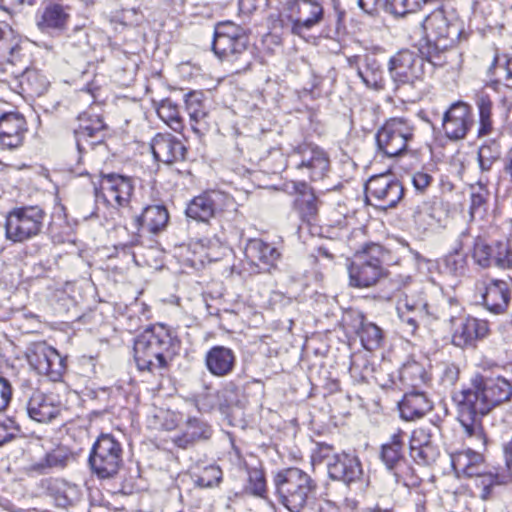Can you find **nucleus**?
<instances>
[{"mask_svg": "<svg viewBox=\"0 0 512 512\" xmlns=\"http://www.w3.org/2000/svg\"><path fill=\"white\" fill-rule=\"evenodd\" d=\"M511 397L512 384L504 377H488L481 374L473 376L470 386L460 392L457 400L458 421L466 435L485 446L482 417L496 406L509 401Z\"/></svg>", "mask_w": 512, "mask_h": 512, "instance_id": "f257e3e1", "label": "nucleus"}, {"mask_svg": "<svg viewBox=\"0 0 512 512\" xmlns=\"http://www.w3.org/2000/svg\"><path fill=\"white\" fill-rule=\"evenodd\" d=\"M426 45L420 49L430 65L442 67L447 63L445 53L464 33L463 23L442 8L434 10L422 22Z\"/></svg>", "mask_w": 512, "mask_h": 512, "instance_id": "f03ea898", "label": "nucleus"}, {"mask_svg": "<svg viewBox=\"0 0 512 512\" xmlns=\"http://www.w3.org/2000/svg\"><path fill=\"white\" fill-rule=\"evenodd\" d=\"M273 481L281 504L290 512L313 509L318 486L308 473L289 467L278 471Z\"/></svg>", "mask_w": 512, "mask_h": 512, "instance_id": "7ed1b4c3", "label": "nucleus"}, {"mask_svg": "<svg viewBox=\"0 0 512 512\" xmlns=\"http://www.w3.org/2000/svg\"><path fill=\"white\" fill-rule=\"evenodd\" d=\"M172 338L163 326H152L139 334L134 341V358L141 371L155 372L167 366L166 353Z\"/></svg>", "mask_w": 512, "mask_h": 512, "instance_id": "20e7f679", "label": "nucleus"}, {"mask_svg": "<svg viewBox=\"0 0 512 512\" xmlns=\"http://www.w3.org/2000/svg\"><path fill=\"white\" fill-rule=\"evenodd\" d=\"M248 45V36L240 26L231 21L216 24L212 50L219 59L239 63L237 70L245 68L250 64Z\"/></svg>", "mask_w": 512, "mask_h": 512, "instance_id": "39448f33", "label": "nucleus"}, {"mask_svg": "<svg viewBox=\"0 0 512 512\" xmlns=\"http://www.w3.org/2000/svg\"><path fill=\"white\" fill-rule=\"evenodd\" d=\"M385 255L384 248L377 243L366 244L357 251L348 266L349 284L356 288L375 285L385 274Z\"/></svg>", "mask_w": 512, "mask_h": 512, "instance_id": "423d86ee", "label": "nucleus"}, {"mask_svg": "<svg viewBox=\"0 0 512 512\" xmlns=\"http://www.w3.org/2000/svg\"><path fill=\"white\" fill-rule=\"evenodd\" d=\"M287 165L295 170L299 177L311 181L322 180L330 170L328 153L314 143H301L288 154Z\"/></svg>", "mask_w": 512, "mask_h": 512, "instance_id": "0eeeda50", "label": "nucleus"}, {"mask_svg": "<svg viewBox=\"0 0 512 512\" xmlns=\"http://www.w3.org/2000/svg\"><path fill=\"white\" fill-rule=\"evenodd\" d=\"M45 212L38 206L16 207L5 219L6 239L23 243L39 235L44 226Z\"/></svg>", "mask_w": 512, "mask_h": 512, "instance_id": "6e6552de", "label": "nucleus"}, {"mask_svg": "<svg viewBox=\"0 0 512 512\" xmlns=\"http://www.w3.org/2000/svg\"><path fill=\"white\" fill-rule=\"evenodd\" d=\"M122 446L111 434H101L92 446L88 463L100 479L114 477L122 465Z\"/></svg>", "mask_w": 512, "mask_h": 512, "instance_id": "1a4fd4ad", "label": "nucleus"}, {"mask_svg": "<svg viewBox=\"0 0 512 512\" xmlns=\"http://www.w3.org/2000/svg\"><path fill=\"white\" fill-rule=\"evenodd\" d=\"M454 303L451 300H444L441 305L436 308L431 307L427 301L418 297L406 295L403 299L399 300L397 304V313L401 321L403 331L407 334L414 335L417 331L419 324L425 318L432 317L433 319H445L446 309L452 308Z\"/></svg>", "mask_w": 512, "mask_h": 512, "instance_id": "9d476101", "label": "nucleus"}, {"mask_svg": "<svg viewBox=\"0 0 512 512\" xmlns=\"http://www.w3.org/2000/svg\"><path fill=\"white\" fill-rule=\"evenodd\" d=\"M426 63L430 64L425 55L420 56L407 49L400 50L392 56L388 63V71L396 89L404 86L416 87L423 79Z\"/></svg>", "mask_w": 512, "mask_h": 512, "instance_id": "9b49d317", "label": "nucleus"}, {"mask_svg": "<svg viewBox=\"0 0 512 512\" xmlns=\"http://www.w3.org/2000/svg\"><path fill=\"white\" fill-rule=\"evenodd\" d=\"M413 135L414 127L407 119L391 118L376 134L378 149L388 157L399 156L406 151Z\"/></svg>", "mask_w": 512, "mask_h": 512, "instance_id": "f8f14e48", "label": "nucleus"}, {"mask_svg": "<svg viewBox=\"0 0 512 512\" xmlns=\"http://www.w3.org/2000/svg\"><path fill=\"white\" fill-rule=\"evenodd\" d=\"M234 200L228 194L211 190L194 197L186 208L187 217L198 221L208 222L211 218L221 216L224 212L233 209Z\"/></svg>", "mask_w": 512, "mask_h": 512, "instance_id": "ddd939ff", "label": "nucleus"}, {"mask_svg": "<svg viewBox=\"0 0 512 512\" xmlns=\"http://www.w3.org/2000/svg\"><path fill=\"white\" fill-rule=\"evenodd\" d=\"M26 358L32 369L52 381L60 380L65 370L64 359L55 348L45 342L30 344L26 351Z\"/></svg>", "mask_w": 512, "mask_h": 512, "instance_id": "4468645a", "label": "nucleus"}, {"mask_svg": "<svg viewBox=\"0 0 512 512\" xmlns=\"http://www.w3.org/2000/svg\"><path fill=\"white\" fill-rule=\"evenodd\" d=\"M93 185L96 199L102 198L107 205L115 207H126L134 191L132 178L114 173L103 175L99 187Z\"/></svg>", "mask_w": 512, "mask_h": 512, "instance_id": "2eb2a0df", "label": "nucleus"}, {"mask_svg": "<svg viewBox=\"0 0 512 512\" xmlns=\"http://www.w3.org/2000/svg\"><path fill=\"white\" fill-rule=\"evenodd\" d=\"M365 190L367 200L373 199L374 205L384 210L395 207L404 195L401 182L391 174L372 176Z\"/></svg>", "mask_w": 512, "mask_h": 512, "instance_id": "dca6fc26", "label": "nucleus"}, {"mask_svg": "<svg viewBox=\"0 0 512 512\" xmlns=\"http://www.w3.org/2000/svg\"><path fill=\"white\" fill-rule=\"evenodd\" d=\"M446 319L453 325L452 343L459 348L475 347L478 340L489 334V324L486 320L471 316L455 318L446 311Z\"/></svg>", "mask_w": 512, "mask_h": 512, "instance_id": "f3484780", "label": "nucleus"}, {"mask_svg": "<svg viewBox=\"0 0 512 512\" xmlns=\"http://www.w3.org/2000/svg\"><path fill=\"white\" fill-rule=\"evenodd\" d=\"M287 11L292 32L299 36H303L323 18L322 6L313 0H289Z\"/></svg>", "mask_w": 512, "mask_h": 512, "instance_id": "a211bd4d", "label": "nucleus"}, {"mask_svg": "<svg viewBox=\"0 0 512 512\" xmlns=\"http://www.w3.org/2000/svg\"><path fill=\"white\" fill-rule=\"evenodd\" d=\"M451 465L457 476L482 477V483L487 488L489 485L498 483V476L486 473L484 459L481 453L472 449L456 451L450 455Z\"/></svg>", "mask_w": 512, "mask_h": 512, "instance_id": "6ab92c4d", "label": "nucleus"}, {"mask_svg": "<svg viewBox=\"0 0 512 512\" xmlns=\"http://www.w3.org/2000/svg\"><path fill=\"white\" fill-rule=\"evenodd\" d=\"M331 450L329 445H321L320 453L322 458H327V469L329 477L343 481L346 484L354 482L362 475V468L357 457L347 453L334 454L329 457Z\"/></svg>", "mask_w": 512, "mask_h": 512, "instance_id": "aec40b11", "label": "nucleus"}, {"mask_svg": "<svg viewBox=\"0 0 512 512\" xmlns=\"http://www.w3.org/2000/svg\"><path fill=\"white\" fill-rule=\"evenodd\" d=\"M437 430V427L434 425L419 427L413 430L409 440V449L410 456L416 463L431 465L437 460L439 449L433 441Z\"/></svg>", "mask_w": 512, "mask_h": 512, "instance_id": "412c9836", "label": "nucleus"}, {"mask_svg": "<svg viewBox=\"0 0 512 512\" xmlns=\"http://www.w3.org/2000/svg\"><path fill=\"white\" fill-rule=\"evenodd\" d=\"M472 123L470 106L461 101L453 103L442 119L445 135L452 140L463 139Z\"/></svg>", "mask_w": 512, "mask_h": 512, "instance_id": "4be33fe9", "label": "nucleus"}, {"mask_svg": "<svg viewBox=\"0 0 512 512\" xmlns=\"http://www.w3.org/2000/svg\"><path fill=\"white\" fill-rule=\"evenodd\" d=\"M78 126L74 130L76 146L81 154L86 146L93 147L101 143L105 136L106 125L99 115L83 113L78 118Z\"/></svg>", "mask_w": 512, "mask_h": 512, "instance_id": "5701e85b", "label": "nucleus"}, {"mask_svg": "<svg viewBox=\"0 0 512 512\" xmlns=\"http://www.w3.org/2000/svg\"><path fill=\"white\" fill-rule=\"evenodd\" d=\"M27 123L18 112H7L0 115V147L9 150L22 146Z\"/></svg>", "mask_w": 512, "mask_h": 512, "instance_id": "b1692460", "label": "nucleus"}, {"mask_svg": "<svg viewBox=\"0 0 512 512\" xmlns=\"http://www.w3.org/2000/svg\"><path fill=\"white\" fill-rule=\"evenodd\" d=\"M151 149L156 160L172 164L185 159L186 147L180 139L171 134L158 133L152 140Z\"/></svg>", "mask_w": 512, "mask_h": 512, "instance_id": "393cba45", "label": "nucleus"}, {"mask_svg": "<svg viewBox=\"0 0 512 512\" xmlns=\"http://www.w3.org/2000/svg\"><path fill=\"white\" fill-rule=\"evenodd\" d=\"M351 66H356L357 75L366 87L379 91L385 87L383 69L374 55L355 56L349 59Z\"/></svg>", "mask_w": 512, "mask_h": 512, "instance_id": "a878e982", "label": "nucleus"}, {"mask_svg": "<svg viewBox=\"0 0 512 512\" xmlns=\"http://www.w3.org/2000/svg\"><path fill=\"white\" fill-rule=\"evenodd\" d=\"M61 404L52 395H46L39 391L34 392L28 403L27 413L29 417L39 423H48L59 416Z\"/></svg>", "mask_w": 512, "mask_h": 512, "instance_id": "bb28decb", "label": "nucleus"}, {"mask_svg": "<svg viewBox=\"0 0 512 512\" xmlns=\"http://www.w3.org/2000/svg\"><path fill=\"white\" fill-rule=\"evenodd\" d=\"M205 367L216 377H225L231 374L236 365L234 351L226 346L215 345L205 354Z\"/></svg>", "mask_w": 512, "mask_h": 512, "instance_id": "cd10ccee", "label": "nucleus"}, {"mask_svg": "<svg viewBox=\"0 0 512 512\" xmlns=\"http://www.w3.org/2000/svg\"><path fill=\"white\" fill-rule=\"evenodd\" d=\"M213 430L204 420L197 417H189L181 434L175 435L172 442L181 449H188L198 442L211 438Z\"/></svg>", "mask_w": 512, "mask_h": 512, "instance_id": "c85d7f7f", "label": "nucleus"}, {"mask_svg": "<svg viewBox=\"0 0 512 512\" xmlns=\"http://www.w3.org/2000/svg\"><path fill=\"white\" fill-rule=\"evenodd\" d=\"M244 253L251 263L259 266L264 271H270L271 268L275 267L281 256L276 247L257 238L248 240Z\"/></svg>", "mask_w": 512, "mask_h": 512, "instance_id": "c756f323", "label": "nucleus"}, {"mask_svg": "<svg viewBox=\"0 0 512 512\" xmlns=\"http://www.w3.org/2000/svg\"><path fill=\"white\" fill-rule=\"evenodd\" d=\"M510 299V282L505 280H491L482 294L483 305L493 314L505 313Z\"/></svg>", "mask_w": 512, "mask_h": 512, "instance_id": "7c9ffc66", "label": "nucleus"}, {"mask_svg": "<svg viewBox=\"0 0 512 512\" xmlns=\"http://www.w3.org/2000/svg\"><path fill=\"white\" fill-rule=\"evenodd\" d=\"M186 111L190 118L192 130L197 135H203L208 130V110L201 92L192 91L185 96Z\"/></svg>", "mask_w": 512, "mask_h": 512, "instance_id": "2f4dec72", "label": "nucleus"}, {"mask_svg": "<svg viewBox=\"0 0 512 512\" xmlns=\"http://www.w3.org/2000/svg\"><path fill=\"white\" fill-rule=\"evenodd\" d=\"M69 19V7L50 3L38 15L37 26L43 32H61L65 29Z\"/></svg>", "mask_w": 512, "mask_h": 512, "instance_id": "473e14b6", "label": "nucleus"}, {"mask_svg": "<svg viewBox=\"0 0 512 512\" xmlns=\"http://www.w3.org/2000/svg\"><path fill=\"white\" fill-rule=\"evenodd\" d=\"M401 418L413 421L423 417L432 409V403L425 393L418 390L405 393L398 405Z\"/></svg>", "mask_w": 512, "mask_h": 512, "instance_id": "72a5a7b5", "label": "nucleus"}, {"mask_svg": "<svg viewBox=\"0 0 512 512\" xmlns=\"http://www.w3.org/2000/svg\"><path fill=\"white\" fill-rule=\"evenodd\" d=\"M169 220V213L163 205H150L135 217L134 224L137 230L143 229L150 233L162 231Z\"/></svg>", "mask_w": 512, "mask_h": 512, "instance_id": "f704fd0d", "label": "nucleus"}, {"mask_svg": "<svg viewBox=\"0 0 512 512\" xmlns=\"http://www.w3.org/2000/svg\"><path fill=\"white\" fill-rule=\"evenodd\" d=\"M294 188L298 193L294 207L304 221L311 222L318 213L319 200L304 180L295 183Z\"/></svg>", "mask_w": 512, "mask_h": 512, "instance_id": "c9c22d12", "label": "nucleus"}, {"mask_svg": "<svg viewBox=\"0 0 512 512\" xmlns=\"http://www.w3.org/2000/svg\"><path fill=\"white\" fill-rule=\"evenodd\" d=\"M19 39L12 29L0 26V71L6 72L9 66L15 65L20 58Z\"/></svg>", "mask_w": 512, "mask_h": 512, "instance_id": "e433bc0d", "label": "nucleus"}, {"mask_svg": "<svg viewBox=\"0 0 512 512\" xmlns=\"http://www.w3.org/2000/svg\"><path fill=\"white\" fill-rule=\"evenodd\" d=\"M404 436V432L398 431L391 436L389 442L383 444L381 447L380 458L389 472L406 459L402 451L404 447Z\"/></svg>", "mask_w": 512, "mask_h": 512, "instance_id": "4c0bfd02", "label": "nucleus"}, {"mask_svg": "<svg viewBox=\"0 0 512 512\" xmlns=\"http://www.w3.org/2000/svg\"><path fill=\"white\" fill-rule=\"evenodd\" d=\"M475 104L477 106L479 116L477 136L479 138L489 136L494 130L492 120V101L488 94L485 92H479L476 95Z\"/></svg>", "mask_w": 512, "mask_h": 512, "instance_id": "58836bf2", "label": "nucleus"}, {"mask_svg": "<svg viewBox=\"0 0 512 512\" xmlns=\"http://www.w3.org/2000/svg\"><path fill=\"white\" fill-rule=\"evenodd\" d=\"M356 321L359 322V325L355 331L362 346L368 351L377 349L383 339L382 330L376 324L367 322L362 315H358Z\"/></svg>", "mask_w": 512, "mask_h": 512, "instance_id": "ea45409f", "label": "nucleus"}, {"mask_svg": "<svg viewBox=\"0 0 512 512\" xmlns=\"http://www.w3.org/2000/svg\"><path fill=\"white\" fill-rule=\"evenodd\" d=\"M399 378L404 385L414 389L419 388L428 380L425 368L415 360H409L402 365L399 370Z\"/></svg>", "mask_w": 512, "mask_h": 512, "instance_id": "a19ab883", "label": "nucleus"}, {"mask_svg": "<svg viewBox=\"0 0 512 512\" xmlns=\"http://www.w3.org/2000/svg\"><path fill=\"white\" fill-rule=\"evenodd\" d=\"M65 49L71 54L86 55L92 49L89 42L87 29L82 26H76L71 33L67 35L64 42Z\"/></svg>", "mask_w": 512, "mask_h": 512, "instance_id": "79ce46f5", "label": "nucleus"}, {"mask_svg": "<svg viewBox=\"0 0 512 512\" xmlns=\"http://www.w3.org/2000/svg\"><path fill=\"white\" fill-rule=\"evenodd\" d=\"M157 114L171 129L179 132L183 128V120L178 106L170 99H164L157 107Z\"/></svg>", "mask_w": 512, "mask_h": 512, "instance_id": "37998d69", "label": "nucleus"}, {"mask_svg": "<svg viewBox=\"0 0 512 512\" xmlns=\"http://www.w3.org/2000/svg\"><path fill=\"white\" fill-rule=\"evenodd\" d=\"M501 156V145L497 140H489L478 149V163L482 172H488Z\"/></svg>", "mask_w": 512, "mask_h": 512, "instance_id": "c03bdc74", "label": "nucleus"}, {"mask_svg": "<svg viewBox=\"0 0 512 512\" xmlns=\"http://www.w3.org/2000/svg\"><path fill=\"white\" fill-rule=\"evenodd\" d=\"M489 72L497 78V81H502L505 86L512 87V56L496 55Z\"/></svg>", "mask_w": 512, "mask_h": 512, "instance_id": "a18cd8bd", "label": "nucleus"}, {"mask_svg": "<svg viewBox=\"0 0 512 512\" xmlns=\"http://www.w3.org/2000/svg\"><path fill=\"white\" fill-rule=\"evenodd\" d=\"M81 499V494L76 485L61 482L55 487L54 501L58 507L68 508L76 505Z\"/></svg>", "mask_w": 512, "mask_h": 512, "instance_id": "49530a36", "label": "nucleus"}, {"mask_svg": "<svg viewBox=\"0 0 512 512\" xmlns=\"http://www.w3.org/2000/svg\"><path fill=\"white\" fill-rule=\"evenodd\" d=\"M497 251V243L489 245L484 239L476 238L474 242L473 258L475 262L483 267L488 268L495 265V256Z\"/></svg>", "mask_w": 512, "mask_h": 512, "instance_id": "de8ad7c7", "label": "nucleus"}, {"mask_svg": "<svg viewBox=\"0 0 512 512\" xmlns=\"http://www.w3.org/2000/svg\"><path fill=\"white\" fill-rule=\"evenodd\" d=\"M20 83L25 86L27 92L31 95H42L48 88L49 82L46 77L36 70L26 69L22 75Z\"/></svg>", "mask_w": 512, "mask_h": 512, "instance_id": "09e8293b", "label": "nucleus"}, {"mask_svg": "<svg viewBox=\"0 0 512 512\" xmlns=\"http://www.w3.org/2000/svg\"><path fill=\"white\" fill-rule=\"evenodd\" d=\"M462 248L463 244L459 239L444 259L445 267L454 275H462L466 269V254L462 252Z\"/></svg>", "mask_w": 512, "mask_h": 512, "instance_id": "8fccbe9b", "label": "nucleus"}, {"mask_svg": "<svg viewBox=\"0 0 512 512\" xmlns=\"http://www.w3.org/2000/svg\"><path fill=\"white\" fill-rule=\"evenodd\" d=\"M69 460V455L61 448L55 449L45 455V457L34 465V469L45 473L46 469L64 468Z\"/></svg>", "mask_w": 512, "mask_h": 512, "instance_id": "3c124183", "label": "nucleus"}, {"mask_svg": "<svg viewBox=\"0 0 512 512\" xmlns=\"http://www.w3.org/2000/svg\"><path fill=\"white\" fill-rule=\"evenodd\" d=\"M358 5L368 14H374L380 11H385L396 16H404L406 14V10L396 9L395 3H390V0H358Z\"/></svg>", "mask_w": 512, "mask_h": 512, "instance_id": "603ef678", "label": "nucleus"}, {"mask_svg": "<svg viewBox=\"0 0 512 512\" xmlns=\"http://www.w3.org/2000/svg\"><path fill=\"white\" fill-rule=\"evenodd\" d=\"M391 473L396 483L403 484L406 487H413L419 483V478L415 475L414 469L406 459L396 466Z\"/></svg>", "mask_w": 512, "mask_h": 512, "instance_id": "864d4df0", "label": "nucleus"}, {"mask_svg": "<svg viewBox=\"0 0 512 512\" xmlns=\"http://www.w3.org/2000/svg\"><path fill=\"white\" fill-rule=\"evenodd\" d=\"M246 489L255 496H264L266 493V480L263 470L258 468L248 470V485Z\"/></svg>", "mask_w": 512, "mask_h": 512, "instance_id": "5fc2aeb1", "label": "nucleus"}, {"mask_svg": "<svg viewBox=\"0 0 512 512\" xmlns=\"http://www.w3.org/2000/svg\"><path fill=\"white\" fill-rule=\"evenodd\" d=\"M222 480V471L218 466L210 465L203 469L196 480V484L202 488L217 486Z\"/></svg>", "mask_w": 512, "mask_h": 512, "instance_id": "6e6d98bb", "label": "nucleus"}, {"mask_svg": "<svg viewBox=\"0 0 512 512\" xmlns=\"http://www.w3.org/2000/svg\"><path fill=\"white\" fill-rule=\"evenodd\" d=\"M502 269L512 268V250L503 243H497L495 265Z\"/></svg>", "mask_w": 512, "mask_h": 512, "instance_id": "4d7b16f0", "label": "nucleus"}, {"mask_svg": "<svg viewBox=\"0 0 512 512\" xmlns=\"http://www.w3.org/2000/svg\"><path fill=\"white\" fill-rule=\"evenodd\" d=\"M13 424V421L10 419L0 421V446L16 437L18 429Z\"/></svg>", "mask_w": 512, "mask_h": 512, "instance_id": "13d9d810", "label": "nucleus"}, {"mask_svg": "<svg viewBox=\"0 0 512 512\" xmlns=\"http://www.w3.org/2000/svg\"><path fill=\"white\" fill-rule=\"evenodd\" d=\"M12 389L9 381L0 376V411L5 409L11 399Z\"/></svg>", "mask_w": 512, "mask_h": 512, "instance_id": "bf43d9fd", "label": "nucleus"}, {"mask_svg": "<svg viewBox=\"0 0 512 512\" xmlns=\"http://www.w3.org/2000/svg\"><path fill=\"white\" fill-rule=\"evenodd\" d=\"M432 181L431 175L425 172H417L412 177V183L416 190L423 191Z\"/></svg>", "mask_w": 512, "mask_h": 512, "instance_id": "052dcab7", "label": "nucleus"}, {"mask_svg": "<svg viewBox=\"0 0 512 512\" xmlns=\"http://www.w3.org/2000/svg\"><path fill=\"white\" fill-rule=\"evenodd\" d=\"M459 377V369L457 366L450 364L445 366L442 374V380L449 385H453Z\"/></svg>", "mask_w": 512, "mask_h": 512, "instance_id": "680f3d73", "label": "nucleus"}, {"mask_svg": "<svg viewBox=\"0 0 512 512\" xmlns=\"http://www.w3.org/2000/svg\"><path fill=\"white\" fill-rule=\"evenodd\" d=\"M486 199L482 193L471 194L470 214L474 216L483 210Z\"/></svg>", "mask_w": 512, "mask_h": 512, "instance_id": "e2e57ef3", "label": "nucleus"}, {"mask_svg": "<svg viewBox=\"0 0 512 512\" xmlns=\"http://www.w3.org/2000/svg\"><path fill=\"white\" fill-rule=\"evenodd\" d=\"M357 505L358 502L355 498L345 497L339 504V508H341L343 512H353L357 508Z\"/></svg>", "mask_w": 512, "mask_h": 512, "instance_id": "0e129e2a", "label": "nucleus"}, {"mask_svg": "<svg viewBox=\"0 0 512 512\" xmlns=\"http://www.w3.org/2000/svg\"><path fill=\"white\" fill-rule=\"evenodd\" d=\"M238 5L243 14H250L256 9L255 0H239Z\"/></svg>", "mask_w": 512, "mask_h": 512, "instance_id": "69168bd1", "label": "nucleus"}, {"mask_svg": "<svg viewBox=\"0 0 512 512\" xmlns=\"http://www.w3.org/2000/svg\"><path fill=\"white\" fill-rule=\"evenodd\" d=\"M503 171L512 181V148L505 155Z\"/></svg>", "mask_w": 512, "mask_h": 512, "instance_id": "338daca9", "label": "nucleus"}, {"mask_svg": "<svg viewBox=\"0 0 512 512\" xmlns=\"http://www.w3.org/2000/svg\"><path fill=\"white\" fill-rule=\"evenodd\" d=\"M407 1L408 0H393L391 3H395L396 9L406 10V13H408L410 9L408 8Z\"/></svg>", "mask_w": 512, "mask_h": 512, "instance_id": "774afa93", "label": "nucleus"}]
</instances>
